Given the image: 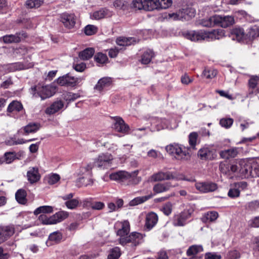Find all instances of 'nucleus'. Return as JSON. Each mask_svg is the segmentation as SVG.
Wrapping results in <instances>:
<instances>
[{"instance_id": "nucleus-1", "label": "nucleus", "mask_w": 259, "mask_h": 259, "mask_svg": "<svg viewBox=\"0 0 259 259\" xmlns=\"http://www.w3.org/2000/svg\"><path fill=\"white\" fill-rule=\"evenodd\" d=\"M189 149L188 147L176 143L170 144L165 147V150L169 154L178 160L183 161H189L190 159L191 154L189 152Z\"/></svg>"}, {"instance_id": "nucleus-2", "label": "nucleus", "mask_w": 259, "mask_h": 259, "mask_svg": "<svg viewBox=\"0 0 259 259\" xmlns=\"http://www.w3.org/2000/svg\"><path fill=\"white\" fill-rule=\"evenodd\" d=\"M69 215L68 211L62 210L58 211L50 217L45 214H40L38 221L43 225H55L61 222Z\"/></svg>"}, {"instance_id": "nucleus-3", "label": "nucleus", "mask_w": 259, "mask_h": 259, "mask_svg": "<svg viewBox=\"0 0 259 259\" xmlns=\"http://www.w3.org/2000/svg\"><path fill=\"white\" fill-rule=\"evenodd\" d=\"M31 89L34 97H40L42 100L52 97L55 92V88L50 85H38Z\"/></svg>"}, {"instance_id": "nucleus-4", "label": "nucleus", "mask_w": 259, "mask_h": 259, "mask_svg": "<svg viewBox=\"0 0 259 259\" xmlns=\"http://www.w3.org/2000/svg\"><path fill=\"white\" fill-rule=\"evenodd\" d=\"M195 10L192 8H186L176 13H169L166 18L172 20H189L194 17Z\"/></svg>"}, {"instance_id": "nucleus-5", "label": "nucleus", "mask_w": 259, "mask_h": 259, "mask_svg": "<svg viewBox=\"0 0 259 259\" xmlns=\"http://www.w3.org/2000/svg\"><path fill=\"white\" fill-rule=\"evenodd\" d=\"M169 180L189 181L186 179L183 176L174 175L169 171L163 172L162 171L153 174L149 178V181L151 182Z\"/></svg>"}, {"instance_id": "nucleus-6", "label": "nucleus", "mask_w": 259, "mask_h": 259, "mask_svg": "<svg viewBox=\"0 0 259 259\" xmlns=\"http://www.w3.org/2000/svg\"><path fill=\"white\" fill-rule=\"evenodd\" d=\"M83 79L84 78L81 77H75L69 74H66L59 77L57 79V82L61 86L73 88L77 86Z\"/></svg>"}, {"instance_id": "nucleus-7", "label": "nucleus", "mask_w": 259, "mask_h": 259, "mask_svg": "<svg viewBox=\"0 0 259 259\" xmlns=\"http://www.w3.org/2000/svg\"><path fill=\"white\" fill-rule=\"evenodd\" d=\"M248 161L246 159H236L230 166L231 171L233 172L239 173L242 178H245L244 170L249 168L250 166L249 165H247Z\"/></svg>"}, {"instance_id": "nucleus-8", "label": "nucleus", "mask_w": 259, "mask_h": 259, "mask_svg": "<svg viewBox=\"0 0 259 259\" xmlns=\"http://www.w3.org/2000/svg\"><path fill=\"white\" fill-rule=\"evenodd\" d=\"M93 167V164L90 163L84 166H81L79 169L78 175L80 177L79 179L84 185H87L90 182L92 174V169Z\"/></svg>"}, {"instance_id": "nucleus-9", "label": "nucleus", "mask_w": 259, "mask_h": 259, "mask_svg": "<svg viewBox=\"0 0 259 259\" xmlns=\"http://www.w3.org/2000/svg\"><path fill=\"white\" fill-rule=\"evenodd\" d=\"M113 159V156L108 153H101L95 160V164L99 167L107 168L110 166Z\"/></svg>"}, {"instance_id": "nucleus-10", "label": "nucleus", "mask_w": 259, "mask_h": 259, "mask_svg": "<svg viewBox=\"0 0 259 259\" xmlns=\"http://www.w3.org/2000/svg\"><path fill=\"white\" fill-rule=\"evenodd\" d=\"M138 174V170H135L131 173L125 171H119L111 174L110 178L114 181H123L125 180L136 177Z\"/></svg>"}, {"instance_id": "nucleus-11", "label": "nucleus", "mask_w": 259, "mask_h": 259, "mask_svg": "<svg viewBox=\"0 0 259 259\" xmlns=\"http://www.w3.org/2000/svg\"><path fill=\"white\" fill-rule=\"evenodd\" d=\"M112 118L114 122L113 127L116 132L125 134H128L130 127L125 123L121 117L115 116L112 117Z\"/></svg>"}, {"instance_id": "nucleus-12", "label": "nucleus", "mask_w": 259, "mask_h": 259, "mask_svg": "<svg viewBox=\"0 0 259 259\" xmlns=\"http://www.w3.org/2000/svg\"><path fill=\"white\" fill-rule=\"evenodd\" d=\"M216 26L227 28L235 23L234 18L232 16H222L215 15Z\"/></svg>"}, {"instance_id": "nucleus-13", "label": "nucleus", "mask_w": 259, "mask_h": 259, "mask_svg": "<svg viewBox=\"0 0 259 259\" xmlns=\"http://www.w3.org/2000/svg\"><path fill=\"white\" fill-rule=\"evenodd\" d=\"M59 20L68 29L72 28L76 23V17L72 13H63L60 14Z\"/></svg>"}, {"instance_id": "nucleus-14", "label": "nucleus", "mask_w": 259, "mask_h": 259, "mask_svg": "<svg viewBox=\"0 0 259 259\" xmlns=\"http://www.w3.org/2000/svg\"><path fill=\"white\" fill-rule=\"evenodd\" d=\"M204 30H190L184 32L183 36L191 41H197L204 40Z\"/></svg>"}, {"instance_id": "nucleus-15", "label": "nucleus", "mask_w": 259, "mask_h": 259, "mask_svg": "<svg viewBox=\"0 0 259 259\" xmlns=\"http://www.w3.org/2000/svg\"><path fill=\"white\" fill-rule=\"evenodd\" d=\"M247 165H249L250 166L249 168L244 170L245 178L259 177V163L257 162H251L248 161Z\"/></svg>"}, {"instance_id": "nucleus-16", "label": "nucleus", "mask_w": 259, "mask_h": 259, "mask_svg": "<svg viewBox=\"0 0 259 259\" xmlns=\"http://www.w3.org/2000/svg\"><path fill=\"white\" fill-rule=\"evenodd\" d=\"M27 37L25 32L22 31L16 33L15 34L5 35L3 37V41L6 44L17 43Z\"/></svg>"}, {"instance_id": "nucleus-17", "label": "nucleus", "mask_w": 259, "mask_h": 259, "mask_svg": "<svg viewBox=\"0 0 259 259\" xmlns=\"http://www.w3.org/2000/svg\"><path fill=\"white\" fill-rule=\"evenodd\" d=\"M204 39L206 40L219 39L225 35V31L221 29H214L211 31L204 30Z\"/></svg>"}, {"instance_id": "nucleus-18", "label": "nucleus", "mask_w": 259, "mask_h": 259, "mask_svg": "<svg viewBox=\"0 0 259 259\" xmlns=\"http://www.w3.org/2000/svg\"><path fill=\"white\" fill-rule=\"evenodd\" d=\"M196 188L200 192L208 193L213 192L218 188L217 185L212 182L198 183L196 184Z\"/></svg>"}, {"instance_id": "nucleus-19", "label": "nucleus", "mask_w": 259, "mask_h": 259, "mask_svg": "<svg viewBox=\"0 0 259 259\" xmlns=\"http://www.w3.org/2000/svg\"><path fill=\"white\" fill-rule=\"evenodd\" d=\"M215 156L213 150L209 147H203L198 152V156L203 160H212Z\"/></svg>"}, {"instance_id": "nucleus-20", "label": "nucleus", "mask_w": 259, "mask_h": 259, "mask_svg": "<svg viewBox=\"0 0 259 259\" xmlns=\"http://www.w3.org/2000/svg\"><path fill=\"white\" fill-rule=\"evenodd\" d=\"M28 181L33 184L38 181L40 178L38 168L36 167H30L27 172Z\"/></svg>"}, {"instance_id": "nucleus-21", "label": "nucleus", "mask_w": 259, "mask_h": 259, "mask_svg": "<svg viewBox=\"0 0 259 259\" xmlns=\"http://www.w3.org/2000/svg\"><path fill=\"white\" fill-rule=\"evenodd\" d=\"M64 107V103L61 100H58L53 102L49 107L45 110V113L48 115H52L59 111Z\"/></svg>"}, {"instance_id": "nucleus-22", "label": "nucleus", "mask_w": 259, "mask_h": 259, "mask_svg": "<svg viewBox=\"0 0 259 259\" xmlns=\"http://www.w3.org/2000/svg\"><path fill=\"white\" fill-rule=\"evenodd\" d=\"M248 87L250 93H259V77L257 75H252L248 80Z\"/></svg>"}, {"instance_id": "nucleus-23", "label": "nucleus", "mask_w": 259, "mask_h": 259, "mask_svg": "<svg viewBox=\"0 0 259 259\" xmlns=\"http://www.w3.org/2000/svg\"><path fill=\"white\" fill-rule=\"evenodd\" d=\"M176 185H172L170 182L164 183H157L153 188V191L155 193H161L168 191L171 188L175 187Z\"/></svg>"}, {"instance_id": "nucleus-24", "label": "nucleus", "mask_w": 259, "mask_h": 259, "mask_svg": "<svg viewBox=\"0 0 259 259\" xmlns=\"http://www.w3.org/2000/svg\"><path fill=\"white\" fill-rule=\"evenodd\" d=\"M111 83V78L109 77H103L99 80L94 89L99 92H102L104 89L110 87Z\"/></svg>"}, {"instance_id": "nucleus-25", "label": "nucleus", "mask_w": 259, "mask_h": 259, "mask_svg": "<svg viewBox=\"0 0 259 259\" xmlns=\"http://www.w3.org/2000/svg\"><path fill=\"white\" fill-rule=\"evenodd\" d=\"M197 25L205 27H213L216 26L215 15L209 18L199 20L197 22Z\"/></svg>"}, {"instance_id": "nucleus-26", "label": "nucleus", "mask_w": 259, "mask_h": 259, "mask_svg": "<svg viewBox=\"0 0 259 259\" xmlns=\"http://www.w3.org/2000/svg\"><path fill=\"white\" fill-rule=\"evenodd\" d=\"M238 153L237 148H232L227 150L220 151V155L223 159H229L236 157Z\"/></svg>"}, {"instance_id": "nucleus-27", "label": "nucleus", "mask_w": 259, "mask_h": 259, "mask_svg": "<svg viewBox=\"0 0 259 259\" xmlns=\"http://www.w3.org/2000/svg\"><path fill=\"white\" fill-rule=\"evenodd\" d=\"M158 217L154 212H150L147 213L146 217L145 227H154L157 223Z\"/></svg>"}, {"instance_id": "nucleus-28", "label": "nucleus", "mask_w": 259, "mask_h": 259, "mask_svg": "<svg viewBox=\"0 0 259 259\" xmlns=\"http://www.w3.org/2000/svg\"><path fill=\"white\" fill-rule=\"evenodd\" d=\"M7 111L10 113L13 112H23L24 111L23 107L20 102L13 101L9 105L7 108Z\"/></svg>"}, {"instance_id": "nucleus-29", "label": "nucleus", "mask_w": 259, "mask_h": 259, "mask_svg": "<svg viewBox=\"0 0 259 259\" xmlns=\"http://www.w3.org/2000/svg\"><path fill=\"white\" fill-rule=\"evenodd\" d=\"M116 43L120 46H128L136 43V40L134 37H119L116 39Z\"/></svg>"}, {"instance_id": "nucleus-30", "label": "nucleus", "mask_w": 259, "mask_h": 259, "mask_svg": "<svg viewBox=\"0 0 259 259\" xmlns=\"http://www.w3.org/2000/svg\"><path fill=\"white\" fill-rule=\"evenodd\" d=\"M17 158V154L14 152H8L5 153L3 157L0 158V162L9 164Z\"/></svg>"}, {"instance_id": "nucleus-31", "label": "nucleus", "mask_w": 259, "mask_h": 259, "mask_svg": "<svg viewBox=\"0 0 259 259\" xmlns=\"http://www.w3.org/2000/svg\"><path fill=\"white\" fill-rule=\"evenodd\" d=\"M219 214L217 211H212L207 212L201 218V220L203 222L207 223L214 221L218 218Z\"/></svg>"}, {"instance_id": "nucleus-32", "label": "nucleus", "mask_w": 259, "mask_h": 259, "mask_svg": "<svg viewBox=\"0 0 259 259\" xmlns=\"http://www.w3.org/2000/svg\"><path fill=\"white\" fill-rule=\"evenodd\" d=\"M189 218V217L181 212L175 217L174 225L179 226H185L187 224V221Z\"/></svg>"}, {"instance_id": "nucleus-33", "label": "nucleus", "mask_w": 259, "mask_h": 259, "mask_svg": "<svg viewBox=\"0 0 259 259\" xmlns=\"http://www.w3.org/2000/svg\"><path fill=\"white\" fill-rule=\"evenodd\" d=\"M244 31L242 28H235L233 29L231 32V36L233 39H236L238 41L241 40L244 36Z\"/></svg>"}, {"instance_id": "nucleus-34", "label": "nucleus", "mask_w": 259, "mask_h": 259, "mask_svg": "<svg viewBox=\"0 0 259 259\" xmlns=\"http://www.w3.org/2000/svg\"><path fill=\"white\" fill-rule=\"evenodd\" d=\"M40 125L38 123L30 122L24 127L23 129L26 135L30 133H35L40 128Z\"/></svg>"}, {"instance_id": "nucleus-35", "label": "nucleus", "mask_w": 259, "mask_h": 259, "mask_svg": "<svg viewBox=\"0 0 259 259\" xmlns=\"http://www.w3.org/2000/svg\"><path fill=\"white\" fill-rule=\"evenodd\" d=\"M153 196V195L151 193L150 194L146 196L136 197L130 201V205L131 206H135L143 203L151 198Z\"/></svg>"}, {"instance_id": "nucleus-36", "label": "nucleus", "mask_w": 259, "mask_h": 259, "mask_svg": "<svg viewBox=\"0 0 259 259\" xmlns=\"http://www.w3.org/2000/svg\"><path fill=\"white\" fill-rule=\"evenodd\" d=\"M26 192L23 189H19L15 194L17 201L21 204H25L27 202Z\"/></svg>"}, {"instance_id": "nucleus-37", "label": "nucleus", "mask_w": 259, "mask_h": 259, "mask_svg": "<svg viewBox=\"0 0 259 259\" xmlns=\"http://www.w3.org/2000/svg\"><path fill=\"white\" fill-rule=\"evenodd\" d=\"M130 228H121L119 229L117 232V235L120 236V242L123 244L124 243L128 242V241H125L126 239H127L129 235Z\"/></svg>"}, {"instance_id": "nucleus-38", "label": "nucleus", "mask_w": 259, "mask_h": 259, "mask_svg": "<svg viewBox=\"0 0 259 259\" xmlns=\"http://www.w3.org/2000/svg\"><path fill=\"white\" fill-rule=\"evenodd\" d=\"M94 53V49L89 48L80 52L79 54V57L82 60H87L92 58Z\"/></svg>"}, {"instance_id": "nucleus-39", "label": "nucleus", "mask_w": 259, "mask_h": 259, "mask_svg": "<svg viewBox=\"0 0 259 259\" xmlns=\"http://www.w3.org/2000/svg\"><path fill=\"white\" fill-rule=\"evenodd\" d=\"M154 53L151 50H149L145 51L141 56V63L143 64H149L154 57Z\"/></svg>"}, {"instance_id": "nucleus-40", "label": "nucleus", "mask_w": 259, "mask_h": 259, "mask_svg": "<svg viewBox=\"0 0 259 259\" xmlns=\"http://www.w3.org/2000/svg\"><path fill=\"white\" fill-rule=\"evenodd\" d=\"M53 207L51 206L44 205L41 206L36 208L33 213L35 215H37L41 213H50L53 212Z\"/></svg>"}, {"instance_id": "nucleus-41", "label": "nucleus", "mask_w": 259, "mask_h": 259, "mask_svg": "<svg viewBox=\"0 0 259 259\" xmlns=\"http://www.w3.org/2000/svg\"><path fill=\"white\" fill-rule=\"evenodd\" d=\"M14 228H9L5 231L3 229H0V244L5 241L8 236L12 235L14 233Z\"/></svg>"}, {"instance_id": "nucleus-42", "label": "nucleus", "mask_w": 259, "mask_h": 259, "mask_svg": "<svg viewBox=\"0 0 259 259\" xmlns=\"http://www.w3.org/2000/svg\"><path fill=\"white\" fill-rule=\"evenodd\" d=\"M159 0H146V11L159 9Z\"/></svg>"}, {"instance_id": "nucleus-43", "label": "nucleus", "mask_w": 259, "mask_h": 259, "mask_svg": "<svg viewBox=\"0 0 259 259\" xmlns=\"http://www.w3.org/2000/svg\"><path fill=\"white\" fill-rule=\"evenodd\" d=\"M250 39H254L259 36V26L254 25L251 27L247 33Z\"/></svg>"}, {"instance_id": "nucleus-44", "label": "nucleus", "mask_w": 259, "mask_h": 259, "mask_svg": "<svg viewBox=\"0 0 259 259\" xmlns=\"http://www.w3.org/2000/svg\"><path fill=\"white\" fill-rule=\"evenodd\" d=\"M107 14V11L104 9H100L99 11L94 12L91 17L93 19L100 20L105 17Z\"/></svg>"}, {"instance_id": "nucleus-45", "label": "nucleus", "mask_w": 259, "mask_h": 259, "mask_svg": "<svg viewBox=\"0 0 259 259\" xmlns=\"http://www.w3.org/2000/svg\"><path fill=\"white\" fill-rule=\"evenodd\" d=\"M217 71L212 68H205L202 73V75L207 79H212L214 78L217 74Z\"/></svg>"}, {"instance_id": "nucleus-46", "label": "nucleus", "mask_w": 259, "mask_h": 259, "mask_svg": "<svg viewBox=\"0 0 259 259\" xmlns=\"http://www.w3.org/2000/svg\"><path fill=\"white\" fill-rule=\"evenodd\" d=\"M79 201L78 198H74L72 200H68L65 202L66 207L71 210L75 209L79 205Z\"/></svg>"}, {"instance_id": "nucleus-47", "label": "nucleus", "mask_w": 259, "mask_h": 259, "mask_svg": "<svg viewBox=\"0 0 259 259\" xmlns=\"http://www.w3.org/2000/svg\"><path fill=\"white\" fill-rule=\"evenodd\" d=\"M202 250L203 248L201 246L192 245L188 249L187 254L188 256L194 255Z\"/></svg>"}, {"instance_id": "nucleus-48", "label": "nucleus", "mask_w": 259, "mask_h": 259, "mask_svg": "<svg viewBox=\"0 0 259 259\" xmlns=\"http://www.w3.org/2000/svg\"><path fill=\"white\" fill-rule=\"evenodd\" d=\"M44 2V0H27L26 2V6L28 8L39 7Z\"/></svg>"}, {"instance_id": "nucleus-49", "label": "nucleus", "mask_w": 259, "mask_h": 259, "mask_svg": "<svg viewBox=\"0 0 259 259\" xmlns=\"http://www.w3.org/2000/svg\"><path fill=\"white\" fill-rule=\"evenodd\" d=\"M120 256V250L119 247H116L111 249L108 255V259H118Z\"/></svg>"}, {"instance_id": "nucleus-50", "label": "nucleus", "mask_w": 259, "mask_h": 259, "mask_svg": "<svg viewBox=\"0 0 259 259\" xmlns=\"http://www.w3.org/2000/svg\"><path fill=\"white\" fill-rule=\"evenodd\" d=\"M63 96L64 99L68 102L74 101L80 97L79 94L71 92H67L64 94Z\"/></svg>"}, {"instance_id": "nucleus-51", "label": "nucleus", "mask_w": 259, "mask_h": 259, "mask_svg": "<svg viewBox=\"0 0 259 259\" xmlns=\"http://www.w3.org/2000/svg\"><path fill=\"white\" fill-rule=\"evenodd\" d=\"M95 61L99 63H106L108 61V58L106 54L102 53H97L94 57Z\"/></svg>"}, {"instance_id": "nucleus-52", "label": "nucleus", "mask_w": 259, "mask_h": 259, "mask_svg": "<svg viewBox=\"0 0 259 259\" xmlns=\"http://www.w3.org/2000/svg\"><path fill=\"white\" fill-rule=\"evenodd\" d=\"M133 5L135 8L138 10L146 11V0H134Z\"/></svg>"}, {"instance_id": "nucleus-53", "label": "nucleus", "mask_w": 259, "mask_h": 259, "mask_svg": "<svg viewBox=\"0 0 259 259\" xmlns=\"http://www.w3.org/2000/svg\"><path fill=\"white\" fill-rule=\"evenodd\" d=\"M98 31V28L93 25H88L84 27V32L87 35L95 34Z\"/></svg>"}, {"instance_id": "nucleus-54", "label": "nucleus", "mask_w": 259, "mask_h": 259, "mask_svg": "<svg viewBox=\"0 0 259 259\" xmlns=\"http://www.w3.org/2000/svg\"><path fill=\"white\" fill-rule=\"evenodd\" d=\"M233 121V119L231 118H224L220 120V124L222 127L228 128L231 126Z\"/></svg>"}, {"instance_id": "nucleus-55", "label": "nucleus", "mask_w": 259, "mask_h": 259, "mask_svg": "<svg viewBox=\"0 0 259 259\" xmlns=\"http://www.w3.org/2000/svg\"><path fill=\"white\" fill-rule=\"evenodd\" d=\"M195 208L194 204H189L186 206L185 209L182 212L187 217L190 218L194 211Z\"/></svg>"}, {"instance_id": "nucleus-56", "label": "nucleus", "mask_w": 259, "mask_h": 259, "mask_svg": "<svg viewBox=\"0 0 259 259\" xmlns=\"http://www.w3.org/2000/svg\"><path fill=\"white\" fill-rule=\"evenodd\" d=\"M9 69L11 71H15L17 70L25 69L24 65L21 62H16L9 65Z\"/></svg>"}, {"instance_id": "nucleus-57", "label": "nucleus", "mask_w": 259, "mask_h": 259, "mask_svg": "<svg viewBox=\"0 0 259 259\" xmlns=\"http://www.w3.org/2000/svg\"><path fill=\"white\" fill-rule=\"evenodd\" d=\"M198 135L196 132H192L189 136V143L191 146L194 147L196 145Z\"/></svg>"}, {"instance_id": "nucleus-58", "label": "nucleus", "mask_w": 259, "mask_h": 259, "mask_svg": "<svg viewBox=\"0 0 259 259\" xmlns=\"http://www.w3.org/2000/svg\"><path fill=\"white\" fill-rule=\"evenodd\" d=\"M62 239V235L60 232H55L51 233L49 236V239L51 241L56 243L60 242Z\"/></svg>"}, {"instance_id": "nucleus-59", "label": "nucleus", "mask_w": 259, "mask_h": 259, "mask_svg": "<svg viewBox=\"0 0 259 259\" xmlns=\"http://www.w3.org/2000/svg\"><path fill=\"white\" fill-rule=\"evenodd\" d=\"M240 257V254L237 250L229 251L226 254L227 259H238Z\"/></svg>"}, {"instance_id": "nucleus-60", "label": "nucleus", "mask_w": 259, "mask_h": 259, "mask_svg": "<svg viewBox=\"0 0 259 259\" xmlns=\"http://www.w3.org/2000/svg\"><path fill=\"white\" fill-rule=\"evenodd\" d=\"M172 204L170 202H167L163 205L161 210L164 214L169 215L172 212Z\"/></svg>"}, {"instance_id": "nucleus-61", "label": "nucleus", "mask_w": 259, "mask_h": 259, "mask_svg": "<svg viewBox=\"0 0 259 259\" xmlns=\"http://www.w3.org/2000/svg\"><path fill=\"white\" fill-rule=\"evenodd\" d=\"M172 4L171 0H159V9H167Z\"/></svg>"}, {"instance_id": "nucleus-62", "label": "nucleus", "mask_w": 259, "mask_h": 259, "mask_svg": "<svg viewBox=\"0 0 259 259\" xmlns=\"http://www.w3.org/2000/svg\"><path fill=\"white\" fill-rule=\"evenodd\" d=\"M228 195L232 198L238 197L240 195V191L236 188H231L228 193Z\"/></svg>"}, {"instance_id": "nucleus-63", "label": "nucleus", "mask_w": 259, "mask_h": 259, "mask_svg": "<svg viewBox=\"0 0 259 259\" xmlns=\"http://www.w3.org/2000/svg\"><path fill=\"white\" fill-rule=\"evenodd\" d=\"M60 177L57 174H53L49 176L48 178V183L50 185H53L56 183L60 180Z\"/></svg>"}, {"instance_id": "nucleus-64", "label": "nucleus", "mask_w": 259, "mask_h": 259, "mask_svg": "<svg viewBox=\"0 0 259 259\" xmlns=\"http://www.w3.org/2000/svg\"><path fill=\"white\" fill-rule=\"evenodd\" d=\"M221 255L215 252H207L205 254V259H221Z\"/></svg>"}]
</instances>
